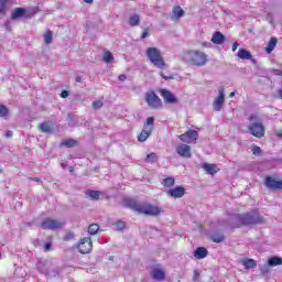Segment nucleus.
<instances>
[{"instance_id": "56", "label": "nucleus", "mask_w": 282, "mask_h": 282, "mask_svg": "<svg viewBox=\"0 0 282 282\" xmlns=\"http://www.w3.org/2000/svg\"><path fill=\"white\" fill-rule=\"evenodd\" d=\"M84 3H94V0H84Z\"/></svg>"}, {"instance_id": "38", "label": "nucleus", "mask_w": 282, "mask_h": 282, "mask_svg": "<svg viewBox=\"0 0 282 282\" xmlns=\"http://www.w3.org/2000/svg\"><path fill=\"white\" fill-rule=\"evenodd\" d=\"M8 12V0H0V15Z\"/></svg>"}, {"instance_id": "35", "label": "nucleus", "mask_w": 282, "mask_h": 282, "mask_svg": "<svg viewBox=\"0 0 282 282\" xmlns=\"http://www.w3.org/2000/svg\"><path fill=\"white\" fill-rule=\"evenodd\" d=\"M154 124H155V118L149 117L147 119V122L143 124V127H148V129H150V131H153Z\"/></svg>"}, {"instance_id": "20", "label": "nucleus", "mask_w": 282, "mask_h": 282, "mask_svg": "<svg viewBox=\"0 0 282 282\" xmlns=\"http://www.w3.org/2000/svg\"><path fill=\"white\" fill-rule=\"evenodd\" d=\"M195 259H206L208 257V249L204 247H198L194 251Z\"/></svg>"}, {"instance_id": "5", "label": "nucleus", "mask_w": 282, "mask_h": 282, "mask_svg": "<svg viewBox=\"0 0 282 282\" xmlns=\"http://www.w3.org/2000/svg\"><path fill=\"white\" fill-rule=\"evenodd\" d=\"M144 100L150 109H162V107H164V102L154 90L147 91L144 95Z\"/></svg>"}, {"instance_id": "49", "label": "nucleus", "mask_w": 282, "mask_h": 282, "mask_svg": "<svg viewBox=\"0 0 282 282\" xmlns=\"http://www.w3.org/2000/svg\"><path fill=\"white\" fill-rule=\"evenodd\" d=\"M248 120H249V122H252V121L257 120L256 115H250V116L248 117Z\"/></svg>"}, {"instance_id": "18", "label": "nucleus", "mask_w": 282, "mask_h": 282, "mask_svg": "<svg viewBox=\"0 0 282 282\" xmlns=\"http://www.w3.org/2000/svg\"><path fill=\"white\" fill-rule=\"evenodd\" d=\"M151 133H153V130H151V128H148V126H143L141 133L138 135V141L147 142V140H149V138L151 137Z\"/></svg>"}, {"instance_id": "23", "label": "nucleus", "mask_w": 282, "mask_h": 282, "mask_svg": "<svg viewBox=\"0 0 282 282\" xmlns=\"http://www.w3.org/2000/svg\"><path fill=\"white\" fill-rule=\"evenodd\" d=\"M237 56L242 61H250V58H252V53H250V51H246V48H239Z\"/></svg>"}, {"instance_id": "19", "label": "nucleus", "mask_w": 282, "mask_h": 282, "mask_svg": "<svg viewBox=\"0 0 282 282\" xmlns=\"http://www.w3.org/2000/svg\"><path fill=\"white\" fill-rule=\"evenodd\" d=\"M202 169H204L208 175H215V173L219 171L217 164L213 163H203Z\"/></svg>"}, {"instance_id": "46", "label": "nucleus", "mask_w": 282, "mask_h": 282, "mask_svg": "<svg viewBox=\"0 0 282 282\" xmlns=\"http://www.w3.org/2000/svg\"><path fill=\"white\" fill-rule=\"evenodd\" d=\"M193 281L199 282V271H197V270L194 271Z\"/></svg>"}, {"instance_id": "21", "label": "nucleus", "mask_w": 282, "mask_h": 282, "mask_svg": "<svg viewBox=\"0 0 282 282\" xmlns=\"http://www.w3.org/2000/svg\"><path fill=\"white\" fill-rule=\"evenodd\" d=\"M181 17H184V11L182 10V7L175 6L172 10L173 21H180Z\"/></svg>"}, {"instance_id": "34", "label": "nucleus", "mask_w": 282, "mask_h": 282, "mask_svg": "<svg viewBox=\"0 0 282 282\" xmlns=\"http://www.w3.org/2000/svg\"><path fill=\"white\" fill-rule=\"evenodd\" d=\"M10 113V110L4 105L0 104V118L8 119V115Z\"/></svg>"}, {"instance_id": "40", "label": "nucleus", "mask_w": 282, "mask_h": 282, "mask_svg": "<svg viewBox=\"0 0 282 282\" xmlns=\"http://www.w3.org/2000/svg\"><path fill=\"white\" fill-rule=\"evenodd\" d=\"M47 239L50 240L48 242L44 243V252H50L52 250V236H48Z\"/></svg>"}, {"instance_id": "1", "label": "nucleus", "mask_w": 282, "mask_h": 282, "mask_svg": "<svg viewBox=\"0 0 282 282\" xmlns=\"http://www.w3.org/2000/svg\"><path fill=\"white\" fill-rule=\"evenodd\" d=\"M238 224L231 226V229L241 228V226H254L258 224H265V218L260 216L259 208L252 209L250 213L238 214L236 216Z\"/></svg>"}, {"instance_id": "8", "label": "nucleus", "mask_w": 282, "mask_h": 282, "mask_svg": "<svg viewBox=\"0 0 282 282\" xmlns=\"http://www.w3.org/2000/svg\"><path fill=\"white\" fill-rule=\"evenodd\" d=\"M248 131L253 138H258L261 140V138H265V126H263V122L261 121H256L251 123L248 127Z\"/></svg>"}, {"instance_id": "13", "label": "nucleus", "mask_w": 282, "mask_h": 282, "mask_svg": "<svg viewBox=\"0 0 282 282\" xmlns=\"http://www.w3.org/2000/svg\"><path fill=\"white\" fill-rule=\"evenodd\" d=\"M167 195L174 199H182L186 195V188L184 186L171 187L167 191Z\"/></svg>"}, {"instance_id": "26", "label": "nucleus", "mask_w": 282, "mask_h": 282, "mask_svg": "<svg viewBox=\"0 0 282 282\" xmlns=\"http://www.w3.org/2000/svg\"><path fill=\"white\" fill-rule=\"evenodd\" d=\"M162 185L165 188H173V186H175V177H173V176L164 177L162 181Z\"/></svg>"}, {"instance_id": "28", "label": "nucleus", "mask_w": 282, "mask_h": 282, "mask_svg": "<svg viewBox=\"0 0 282 282\" xmlns=\"http://www.w3.org/2000/svg\"><path fill=\"white\" fill-rule=\"evenodd\" d=\"M242 265L246 270H252V268H257V262L253 259H246L242 261Z\"/></svg>"}, {"instance_id": "61", "label": "nucleus", "mask_w": 282, "mask_h": 282, "mask_svg": "<svg viewBox=\"0 0 282 282\" xmlns=\"http://www.w3.org/2000/svg\"><path fill=\"white\" fill-rule=\"evenodd\" d=\"M0 173H1V170H0Z\"/></svg>"}, {"instance_id": "41", "label": "nucleus", "mask_w": 282, "mask_h": 282, "mask_svg": "<svg viewBox=\"0 0 282 282\" xmlns=\"http://www.w3.org/2000/svg\"><path fill=\"white\" fill-rule=\"evenodd\" d=\"M253 155H261V153H263V150H261V148L259 145H254L252 149H251Z\"/></svg>"}, {"instance_id": "44", "label": "nucleus", "mask_w": 282, "mask_h": 282, "mask_svg": "<svg viewBox=\"0 0 282 282\" xmlns=\"http://www.w3.org/2000/svg\"><path fill=\"white\" fill-rule=\"evenodd\" d=\"M117 230H124L126 224L122 220L116 223Z\"/></svg>"}, {"instance_id": "7", "label": "nucleus", "mask_w": 282, "mask_h": 282, "mask_svg": "<svg viewBox=\"0 0 282 282\" xmlns=\"http://www.w3.org/2000/svg\"><path fill=\"white\" fill-rule=\"evenodd\" d=\"M64 226H65L64 221L56 220L50 217L44 218L40 224V227L42 228V230H61V228H63Z\"/></svg>"}, {"instance_id": "50", "label": "nucleus", "mask_w": 282, "mask_h": 282, "mask_svg": "<svg viewBox=\"0 0 282 282\" xmlns=\"http://www.w3.org/2000/svg\"><path fill=\"white\" fill-rule=\"evenodd\" d=\"M6 135L7 138H12V135H14V132H12V130H8Z\"/></svg>"}, {"instance_id": "31", "label": "nucleus", "mask_w": 282, "mask_h": 282, "mask_svg": "<svg viewBox=\"0 0 282 282\" xmlns=\"http://www.w3.org/2000/svg\"><path fill=\"white\" fill-rule=\"evenodd\" d=\"M53 36H54V33H53L51 30H47V31L44 33V35H43L44 43H45L46 45L52 44Z\"/></svg>"}, {"instance_id": "27", "label": "nucleus", "mask_w": 282, "mask_h": 282, "mask_svg": "<svg viewBox=\"0 0 282 282\" xmlns=\"http://www.w3.org/2000/svg\"><path fill=\"white\" fill-rule=\"evenodd\" d=\"M62 147H66L67 149H74L78 144V141L74 139H65L62 141Z\"/></svg>"}, {"instance_id": "25", "label": "nucleus", "mask_w": 282, "mask_h": 282, "mask_svg": "<svg viewBox=\"0 0 282 282\" xmlns=\"http://www.w3.org/2000/svg\"><path fill=\"white\" fill-rule=\"evenodd\" d=\"M39 130L42 132V133H52V131H54V128L52 126H50V123L47 121H44L42 122L40 126H39Z\"/></svg>"}, {"instance_id": "42", "label": "nucleus", "mask_w": 282, "mask_h": 282, "mask_svg": "<svg viewBox=\"0 0 282 282\" xmlns=\"http://www.w3.org/2000/svg\"><path fill=\"white\" fill-rule=\"evenodd\" d=\"M102 101L101 100H95L93 102V109L97 110V109H102Z\"/></svg>"}, {"instance_id": "33", "label": "nucleus", "mask_w": 282, "mask_h": 282, "mask_svg": "<svg viewBox=\"0 0 282 282\" xmlns=\"http://www.w3.org/2000/svg\"><path fill=\"white\" fill-rule=\"evenodd\" d=\"M212 241H214V243H221V241H224V239H226V237L221 234H214L210 237Z\"/></svg>"}, {"instance_id": "37", "label": "nucleus", "mask_w": 282, "mask_h": 282, "mask_svg": "<svg viewBox=\"0 0 282 282\" xmlns=\"http://www.w3.org/2000/svg\"><path fill=\"white\" fill-rule=\"evenodd\" d=\"M104 62L109 64V63H113V54L109 51L104 53Z\"/></svg>"}, {"instance_id": "2", "label": "nucleus", "mask_w": 282, "mask_h": 282, "mask_svg": "<svg viewBox=\"0 0 282 282\" xmlns=\"http://www.w3.org/2000/svg\"><path fill=\"white\" fill-rule=\"evenodd\" d=\"M124 204L127 208H131V210H135V213H139L140 215H150L152 217H155L162 213V209L160 207L151 205L149 203L140 204L133 198H126Z\"/></svg>"}, {"instance_id": "59", "label": "nucleus", "mask_w": 282, "mask_h": 282, "mask_svg": "<svg viewBox=\"0 0 282 282\" xmlns=\"http://www.w3.org/2000/svg\"><path fill=\"white\" fill-rule=\"evenodd\" d=\"M69 172H70V173H74V167H70V169H69Z\"/></svg>"}, {"instance_id": "60", "label": "nucleus", "mask_w": 282, "mask_h": 282, "mask_svg": "<svg viewBox=\"0 0 282 282\" xmlns=\"http://www.w3.org/2000/svg\"><path fill=\"white\" fill-rule=\"evenodd\" d=\"M35 182H39V178H35Z\"/></svg>"}, {"instance_id": "12", "label": "nucleus", "mask_w": 282, "mask_h": 282, "mask_svg": "<svg viewBox=\"0 0 282 282\" xmlns=\"http://www.w3.org/2000/svg\"><path fill=\"white\" fill-rule=\"evenodd\" d=\"M218 97L214 100L213 106L215 111H220L224 107V102H226V93L224 87L218 89Z\"/></svg>"}, {"instance_id": "17", "label": "nucleus", "mask_w": 282, "mask_h": 282, "mask_svg": "<svg viewBox=\"0 0 282 282\" xmlns=\"http://www.w3.org/2000/svg\"><path fill=\"white\" fill-rule=\"evenodd\" d=\"M225 42H226V36L224 35V33L216 31L213 34L212 43H214V45H224Z\"/></svg>"}, {"instance_id": "54", "label": "nucleus", "mask_w": 282, "mask_h": 282, "mask_svg": "<svg viewBox=\"0 0 282 282\" xmlns=\"http://www.w3.org/2000/svg\"><path fill=\"white\" fill-rule=\"evenodd\" d=\"M275 76H282V70L275 69Z\"/></svg>"}, {"instance_id": "30", "label": "nucleus", "mask_w": 282, "mask_h": 282, "mask_svg": "<svg viewBox=\"0 0 282 282\" xmlns=\"http://www.w3.org/2000/svg\"><path fill=\"white\" fill-rule=\"evenodd\" d=\"M129 25H131V28H135L137 25H140V15L138 14H133L129 18L128 21Z\"/></svg>"}, {"instance_id": "16", "label": "nucleus", "mask_w": 282, "mask_h": 282, "mask_svg": "<svg viewBox=\"0 0 282 282\" xmlns=\"http://www.w3.org/2000/svg\"><path fill=\"white\" fill-rule=\"evenodd\" d=\"M26 12L28 11L25 9L21 8V7L14 8L11 11L12 21H17V19H23V17H25Z\"/></svg>"}, {"instance_id": "14", "label": "nucleus", "mask_w": 282, "mask_h": 282, "mask_svg": "<svg viewBox=\"0 0 282 282\" xmlns=\"http://www.w3.org/2000/svg\"><path fill=\"white\" fill-rule=\"evenodd\" d=\"M176 153L181 158H192L193 153L191 152V145L186 143H181L180 145L176 147Z\"/></svg>"}, {"instance_id": "47", "label": "nucleus", "mask_w": 282, "mask_h": 282, "mask_svg": "<svg viewBox=\"0 0 282 282\" xmlns=\"http://www.w3.org/2000/svg\"><path fill=\"white\" fill-rule=\"evenodd\" d=\"M67 96H69V91L63 90V91L61 93V98H67Z\"/></svg>"}, {"instance_id": "6", "label": "nucleus", "mask_w": 282, "mask_h": 282, "mask_svg": "<svg viewBox=\"0 0 282 282\" xmlns=\"http://www.w3.org/2000/svg\"><path fill=\"white\" fill-rule=\"evenodd\" d=\"M264 185L269 191H282V177L280 174L267 175L264 177Z\"/></svg>"}, {"instance_id": "15", "label": "nucleus", "mask_w": 282, "mask_h": 282, "mask_svg": "<svg viewBox=\"0 0 282 282\" xmlns=\"http://www.w3.org/2000/svg\"><path fill=\"white\" fill-rule=\"evenodd\" d=\"M150 274L154 281H164L166 279V273L162 268H154Z\"/></svg>"}, {"instance_id": "9", "label": "nucleus", "mask_w": 282, "mask_h": 282, "mask_svg": "<svg viewBox=\"0 0 282 282\" xmlns=\"http://www.w3.org/2000/svg\"><path fill=\"white\" fill-rule=\"evenodd\" d=\"M159 94L161 98H163L165 105H180V99L171 90L161 88L159 89Z\"/></svg>"}, {"instance_id": "36", "label": "nucleus", "mask_w": 282, "mask_h": 282, "mask_svg": "<svg viewBox=\"0 0 282 282\" xmlns=\"http://www.w3.org/2000/svg\"><path fill=\"white\" fill-rule=\"evenodd\" d=\"M98 230H100V226L98 224H91L89 225L88 227V232L90 235H97L98 234Z\"/></svg>"}, {"instance_id": "53", "label": "nucleus", "mask_w": 282, "mask_h": 282, "mask_svg": "<svg viewBox=\"0 0 282 282\" xmlns=\"http://www.w3.org/2000/svg\"><path fill=\"white\" fill-rule=\"evenodd\" d=\"M210 46V43H208V42H203L202 43V47H209Z\"/></svg>"}, {"instance_id": "24", "label": "nucleus", "mask_w": 282, "mask_h": 282, "mask_svg": "<svg viewBox=\"0 0 282 282\" xmlns=\"http://www.w3.org/2000/svg\"><path fill=\"white\" fill-rule=\"evenodd\" d=\"M276 37H271L268 42L267 47L264 48V52H267V54H272V52H274V47H276Z\"/></svg>"}, {"instance_id": "11", "label": "nucleus", "mask_w": 282, "mask_h": 282, "mask_svg": "<svg viewBox=\"0 0 282 282\" xmlns=\"http://www.w3.org/2000/svg\"><path fill=\"white\" fill-rule=\"evenodd\" d=\"M93 249H94V242L91 241V238L80 239L78 243V250L80 254H89V252H91Z\"/></svg>"}, {"instance_id": "4", "label": "nucleus", "mask_w": 282, "mask_h": 282, "mask_svg": "<svg viewBox=\"0 0 282 282\" xmlns=\"http://www.w3.org/2000/svg\"><path fill=\"white\" fill-rule=\"evenodd\" d=\"M145 54L150 63L158 69H166V67H169L166 61H164V56H162V51L158 47H148Z\"/></svg>"}, {"instance_id": "3", "label": "nucleus", "mask_w": 282, "mask_h": 282, "mask_svg": "<svg viewBox=\"0 0 282 282\" xmlns=\"http://www.w3.org/2000/svg\"><path fill=\"white\" fill-rule=\"evenodd\" d=\"M182 61L192 67H204L208 63V55L199 50H189L183 52Z\"/></svg>"}, {"instance_id": "22", "label": "nucleus", "mask_w": 282, "mask_h": 282, "mask_svg": "<svg viewBox=\"0 0 282 282\" xmlns=\"http://www.w3.org/2000/svg\"><path fill=\"white\" fill-rule=\"evenodd\" d=\"M101 193L102 192H100V191L87 189L85 192V195H87V197L93 199V202H98V199H100Z\"/></svg>"}, {"instance_id": "32", "label": "nucleus", "mask_w": 282, "mask_h": 282, "mask_svg": "<svg viewBox=\"0 0 282 282\" xmlns=\"http://www.w3.org/2000/svg\"><path fill=\"white\" fill-rule=\"evenodd\" d=\"M160 76H162L164 78V80H173L175 78V75L169 70H166V72L161 70Z\"/></svg>"}, {"instance_id": "52", "label": "nucleus", "mask_w": 282, "mask_h": 282, "mask_svg": "<svg viewBox=\"0 0 282 282\" xmlns=\"http://www.w3.org/2000/svg\"><path fill=\"white\" fill-rule=\"evenodd\" d=\"M275 135H276V138H281L282 139V130L276 131Z\"/></svg>"}, {"instance_id": "39", "label": "nucleus", "mask_w": 282, "mask_h": 282, "mask_svg": "<svg viewBox=\"0 0 282 282\" xmlns=\"http://www.w3.org/2000/svg\"><path fill=\"white\" fill-rule=\"evenodd\" d=\"M158 160V154L155 152H152L150 154L147 155L145 158V162H155Z\"/></svg>"}, {"instance_id": "57", "label": "nucleus", "mask_w": 282, "mask_h": 282, "mask_svg": "<svg viewBox=\"0 0 282 282\" xmlns=\"http://www.w3.org/2000/svg\"><path fill=\"white\" fill-rule=\"evenodd\" d=\"M279 98L282 100V89L279 90Z\"/></svg>"}, {"instance_id": "48", "label": "nucleus", "mask_w": 282, "mask_h": 282, "mask_svg": "<svg viewBox=\"0 0 282 282\" xmlns=\"http://www.w3.org/2000/svg\"><path fill=\"white\" fill-rule=\"evenodd\" d=\"M239 47V42H235L234 44H232V47H231V50H232V52H237V48Z\"/></svg>"}, {"instance_id": "45", "label": "nucleus", "mask_w": 282, "mask_h": 282, "mask_svg": "<svg viewBox=\"0 0 282 282\" xmlns=\"http://www.w3.org/2000/svg\"><path fill=\"white\" fill-rule=\"evenodd\" d=\"M150 30H149V28H145L144 30H143V32H142V34H141V40H144V39H147V36H150Z\"/></svg>"}, {"instance_id": "55", "label": "nucleus", "mask_w": 282, "mask_h": 282, "mask_svg": "<svg viewBox=\"0 0 282 282\" xmlns=\"http://www.w3.org/2000/svg\"><path fill=\"white\" fill-rule=\"evenodd\" d=\"M75 80H76V83H80V82L83 80V78H82L80 76H77V77L75 78Z\"/></svg>"}, {"instance_id": "58", "label": "nucleus", "mask_w": 282, "mask_h": 282, "mask_svg": "<svg viewBox=\"0 0 282 282\" xmlns=\"http://www.w3.org/2000/svg\"><path fill=\"white\" fill-rule=\"evenodd\" d=\"M237 93L236 91H232L230 93L229 97L232 98V96H235Z\"/></svg>"}, {"instance_id": "10", "label": "nucleus", "mask_w": 282, "mask_h": 282, "mask_svg": "<svg viewBox=\"0 0 282 282\" xmlns=\"http://www.w3.org/2000/svg\"><path fill=\"white\" fill-rule=\"evenodd\" d=\"M181 142H185V144H197V139L199 138V132L197 130H187L185 133L180 137Z\"/></svg>"}, {"instance_id": "43", "label": "nucleus", "mask_w": 282, "mask_h": 282, "mask_svg": "<svg viewBox=\"0 0 282 282\" xmlns=\"http://www.w3.org/2000/svg\"><path fill=\"white\" fill-rule=\"evenodd\" d=\"M75 235L72 231L66 232V235L63 237L64 241H72L74 239Z\"/></svg>"}, {"instance_id": "29", "label": "nucleus", "mask_w": 282, "mask_h": 282, "mask_svg": "<svg viewBox=\"0 0 282 282\" xmlns=\"http://www.w3.org/2000/svg\"><path fill=\"white\" fill-rule=\"evenodd\" d=\"M268 265H270L271 268H274L276 265H282V259L279 257H271L268 260Z\"/></svg>"}, {"instance_id": "51", "label": "nucleus", "mask_w": 282, "mask_h": 282, "mask_svg": "<svg viewBox=\"0 0 282 282\" xmlns=\"http://www.w3.org/2000/svg\"><path fill=\"white\" fill-rule=\"evenodd\" d=\"M127 78V75L122 74L118 76V80L124 82V79Z\"/></svg>"}]
</instances>
